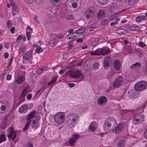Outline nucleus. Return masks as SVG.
I'll list each match as a JSON object with an SVG mask.
<instances>
[{
	"instance_id": "nucleus-18",
	"label": "nucleus",
	"mask_w": 147,
	"mask_h": 147,
	"mask_svg": "<svg viewBox=\"0 0 147 147\" xmlns=\"http://www.w3.org/2000/svg\"><path fill=\"white\" fill-rule=\"evenodd\" d=\"M120 62L118 60H115L113 62V66L115 69L117 70H119L120 67Z\"/></svg>"
},
{
	"instance_id": "nucleus-16",
	"label": "nucleus",
	"mask_w": 147,
	"mask_h": 147,
	"mask_svg": "<svg viewBox=\"0 0 147 147\" xmlns=\"http://www.w3.org/2000/svg\"><path fill=\"white\" fill-rule=\"evenodd\" d=\"M12 2L13 3L12 5V13L13 16L16 15V13H18L19 11V9L17 6L15 4L14 2L12 1Z\"/></svg>"
},
{
	"instance_id": "nucleus-3",
	"label": "nucleus",
	"mask_w": 147,
	"mask_h": 147,
	"mask_svg": "<svg viewBox=\"0 0 147 147\" xmlns=\"http://www.w3.org/2000/svg\"><path fill=\"white\" fill-rule=\"evenodd\" d=\"M86 9L84 12V15L87 19L92 18L94 14V8L92 7L87 8Z\"/></svg>"
},
{
	"instance_id": "nucleus-35",
	"label": "nucleus",
	"mask_w": 147,
	"mask_h": 147,
	"mask_svg": "<svg viewBox=\"0 0 147 147\" xmlns=\"http://www.w3.org/2000/svg\"><path fill=\"white\" fill-rule=\"evenodd\" d=\"M74 32H73L72 34H69L68 35L67 38L68 39H70L76 36L74 35Z\"/></svg>"
},
{
	"instance_id": "nucleus-19",
	"label": "nucleus",
	"mask_w": 147,
	"mask_h": 147,
	"mask_svg": "<svg viewBox=\"0 0 147 147\" xmlns=\"http://www.w3.org/2000/svg\"><path fill=\"white\" fill-rule=\"evenodd\" d=\"M97 127L96 123L95 121L92 122L91 124L89 127V129L91 131H93L95 130Z\"/></svg>"
},
{
	"instance_id": "nucleus-27",
	"label": "nucleus",
	"mask_w": 147,
	"mask_h": 147,
	"mask_svg": "<svg viewBox=\"0 0 147 147\" xmlns=\"http://www.w3.org/2000/svg\"><path fill=\"white\" fill-rule=\"evenodd\" d=\"M31 126L33 128H37L39 126V122L37 121H36L35 120H33L31 124Z\"/></svg>"
},
{
	"instance_id": "nucleus-9",
	"label": "nucleus",
	"mask_w": 147,
	"mask_h": 147,
	"mask_svg": "<svg viewBox=\"0 0 147 147\" xmlns=\"http://www.w3.org/2000/svg\"><path fill=\"white\" fill-rule=\"evenodd\" d=\"M32 55L33 52L32 51H29L23 54V58L26 60H28L32 57Z\"/></svg>"
},
{
	"instance_id": "nucleus-21",
	"label": "nucleus",
	"mask_w": 147,
	"mask_h": 147,
	"mask_svg": "<svg viewBox=\"0 0 147 147\" xmlns=\"http://www.w3.org/2000/svg\"><path fill=\"white\" fill-rule=\"evenodd\" d=\"M105 15L104 11L102 10H100L98 12L96 16L98 19H100L104 18Z\"/></svg>"
},
{
	"instance_id": "nucleus-40",
	"label": "nucleus",
	"mask_w": 147,
	"mask_h": 147,
	"mask_svg": "<svg viewBox=\"0 0 147 147\" xmlns=\"http://www.w3.org/2000/svg\"><path fill=\"white\" fill-rule=\"evenodd\" d=\"M138 0H129L128 3L130 5H133L135 4Z\"/></svg>"
},
{
	"instance_id": "nucleus-14",
	"label": "nucleus",
	"mask_w": 147,
	"mask_h": 147,
	"mask_svg": "<svg viewBox=\"0 0 147 147\" xmlns=\"http://www.w3.org/2000/svg\"><path fill=\"white\" fill-rule=\"evenodd\" d=\"M144 116L143 114H140L134 117V121L136 122H139V123H141L144 119Z\"/></svg>"
},
{
	"instance_id": "nucleus-37",
	"label": "nucleus",
	"mask_w": 147,
	"mask_h": 147,
	"mask_svg": "<svg viewBox=\"0 0 147 147\" xmlns=\"http://www.w3.org/2000/svg\"><path fill=\"white\" fill-rule=\"evenodd\" d=\"M85 31L84 28H80L76 31V34H81L83 33Z\"/></svg>"
},
{
	"instance_id": "nucleus-42",
	"label": "nucleus",
	"mask_w": 147,
	"mask_h": 147,
	"mask_svg": "<svg viewBox=\"0 0 147 147\" xmlns=\"http://www.w3.org/2000/svg\"><path fill=\"white\" fill-rule=\"evenodd\" d=\"M27 93V92H25L22 91L19 99L20 100L22 99L23 98L25 97Z\"/></svg>"
},
{
	"instance_id": "nucleus-63",
	"label": "nucleus",
	"mask_w": 147,
	"mask_h": 147,
	"mask_svg": "<svg viewBox=\"0 0 147 147\" xmlns=\"http://www.w3.org/2000/svg\"><path fill=\"white\" fill-rule=\"evenodd\" d=\"M32 98V95L31 94H28L27 96V98L28 100Z\"/></svg>"
},
{
	"instance_id": "nucleus-33",
	"label": "nucleus",
	"mask_w": 147,
	"mask_h": 147,
	"mask_svg": "<svg viewBox=\"0 0 147 147\" xmlns=\"http://www.w3.org/2000/svg\"><path fill=\"white\" fill-rule=\"evenodd\" d=\"M57 78L56 77H53V79H51V81L48 83L47 85L49 86L51 85L52 84L55 82Z\"/></svg>"
},
{
	"instance_id": "nucleus-6",
	"label": "nucleus",
	"mask_w": 147,
	"mask_h": 147,
	"mask_svg": "<svg viewBox=\"0 0 147 147\" xmlns=\"http://www.w3.org/2000/svg\"><path fill=\"white\" fill-rule=\"evenodd\" d=\"M123 82V77L119 76L114 81L113 83V86L115 88L119 87L122 84Z\"/></svg>"
},
{
	"instance_id": "nucleus-51",
	"label": "nucleus",
	"mask_w": 147,
	"mask_h": 147,
	"mask_svg": "<svg viewBox=\"0 0 147 147\" xmlns=\"http://www.w3.org/2000/svg\"><path fill=\"white\" fill-rule=\"evenodd\" d=\"M139 45L140 47H145L146 46V45L143 42H139Z\"/></svg>"
},
{
	"instance_id": "nucleus-23",
	"label": "nucleus",
	"mask_w": 147,
	"mask_h": 147,
	"mask_svg": "<svg viewBox=\"0 0 147 147\" xmlns=\"http://www.w3.org/2000/svg\"><path fill=\"white\" fill-rule=\"evenodd\" d=\"M127 32V31L123 29H119L116 30V32L119 34L123 35Z\"/></svg>"
},
{
	"instance_id": "nucleus-60",
	"label": "nucleus",
	"mask_w": 147,
	"mask_h": 147,
	"mask_svg": "<svg viewBox=\"0 0 147 147\" xmlns=\"http://www.w3.org/2000/svg\"><path fill=\"white\" fill-rule=\"evenodd\" d=\"M97 27V26L96 25L92 24V25L90 27V29H93V28H96Z\"/></svg>"
},
{
	"instance_id": "nucleus-8",
	"label": "nucleus",
	"mask_w": 147,
	"mask_h": 147,
	"mask_svg": "<svg viewBox=\"0 0 147 147\" xmlns=\"http://www.w3.org/2000/svg\"><path fill=\"white\" fill-rule=\"evenodd\" d=\"M111 62V59L110 57L107 56L105 58L103 61V66L105 69H107L109 67Z\"/></svg>"
},
{
	"instance_id": "nucleus-50",
	"label": "nucleus",
	"mask_w": 147,
	"mask_h": 147,
	"mask_svg": "<svg viewBox=\"0 0 147 147\" xmlns=\"http://www.w3.org/2000/svg\"><path fill=\"white\" fill-rule=\"evenodd\" d=\"M31 33L30 32H28L26 33V36L28 39H29L30 38L31 36L30 35Z\"/></svg>"
},
{
	"instance_id": "nucleus-57",
	"label": "nucleus",
	"mask_w": 147,
	"mask_h": 147,
	"mask_svg": "<svg viewBox=\"0 0 147 147\" xmlns=\"http://www.w3.org/2000/svg\"><path fill=\"white\" fill-rule=\"evenodd\" d=\"M11 79V76L10 75L7 74L6 76V79L7 80H9Z\"/></svg>"
},
{
	"instance_id": "nucleus-24",
	"label": "nucleus",
	"mask_w": 147,
	"mask_h": 147,
	"mask_svg": "<svg viewBox=\"0 0 147 147\" xmlns=\"http://www.w3.org/2000/svg\"><path fill=\"white\" fill-rule=\"evenodd\" d=\"M106 120L111 125L113 124H116V121L113 118L111 117H108L107 119Z\"/></svg>"
},
{
	"instance_id": "nucleus-11",
	"label": "nucleus",
	"mask_w": 147,
	"mask_h": 147,
	"mask_svg": "<svg viewBox=\"0 0 147 147\" xmlns=\"http://www.w3.org/2000/svg\"><path fill=\"white\" fill-rule=\"evenodd\" d=\"M79 136L78 135L73 134L72 136V138L69 141V144L71 146H73L76 140L79 138Z\"/></svg>"
},
{
	"instance_id": "nucleus-45",
	"label": "nucleus",
	"mask_w": 147,
	"mask_h": 147,
	"mask_svg": "<svg viewBox=\"0 0 147 147\" xmlns=\"http://www.w3.org/2000/svg\"><path fill=\"white\" fill-rule=\"evenodd\" d=\"M65 18L68 20L73 19H74V16L71 15H67L66 16Z\"/></svg>"
},
{
	"instance_id": "nucleus-25",
	"label": "nucleus",
	"mask_w": 147,
	"mask_h": 147,
	"mask_svg": "<svg viewBox=\"0 0 147 147\" xmlns=\"http://www.w3.org/2000/svg\"><path fill=\"white\" fill-rule=\"evenodd\" d=\"M101 52L99 49H96L95 51H91L90 52V54L91 55H100Z\"/></svg>"
},
{
	"instance_id": "nucleus-64",
	"label": "nucleus",
	"mask_w": 147,
	"mask_h": 147,
	"mask_svg": "<svg viewBox=\"0 0 147 147\" xmlns=\"http://www.w3.org/2000/svg\"><path fill=\"white\" fill-rule=\"evenodd\" d=\"M144 136L145 138H147V128L144 134Z\"/></svg>"
},
{
	"instance_id": "nucleus-31",
	"label": "nucleus",
	"mask_w": 147,
	"mask_h": 147,
	"mask_svg": "<svg viewBox=\"0 0 147 147\" xmlns=\"http://www.w3.org/2000/svg\"><path fill=\"white\" fill-rule=\"evenodd\" d=\"M99 4L101 5H104L106 4L108 0H97Z\"/></svg>"
},
{
	"instance_id": "nucleus-34",
	"label": "nucleus",
	"mask_w": 147,
	"mask_h": 147,
	"mask_svg": "<svg viewBox=\"0 0 147 147\" xmlns=\"http://www.w3.org/2000/svg\"><path fill=\"white\" fill-rule=\"evenodd\" d=\"M6 139V136L3 134H2L0 137V143L3 142Z\"/></svg>"
},
{
	"instance_id": "nucleus-62",
	"label": "nucleus",
	"mask_w": 147,
	"mask_h": 147,
	"mask_svg": "<svg viewBox=\"0 0 147 147\" xmlns=\"http://www.w3.org/2000/svg\"><path fill=\"white\" fill-rule=\"evenodd\" d=\"M9 44L8 43H6L4 45L5 47L7 49L9 48Z\"/></svg>"
},
{
	"instance_id": "nucleus-44",
	"label": "nucleus",
	"mask_w": 147,
	"mask_h": 147,
	"mask_svg": "<svg viewBox=\"0 0 147 147\" xmlns=\"http://www.w3.org/2000/svg\"><path fill=\"white\" fill-rule=\"evenodd\" d=\"M58 40L57 39H53L51 40V42H52V44L51 45V46H53L54 45L57 43L58 42Z\"/></svg>"
},
{
	"instance_id": "nucleus-55",
	"label": "nucleus",
	"mask_w": 147,
	"mask_h": 147,
	"mask_svg": "<svg viewBox=\"0 0 147 147\" xmlns=\"http://www.w3.org/2000/svg\"><path fill=\"white\" fill-rule=\"evenodd\" d=\"M141 28L138 26H134V29L135 31H140Z\"/></svg>"
},
{
	"instance_id": "nucleus-47",
	"label": "nucleus",
	"mask_w": 147,
	"mask_h": 147,
	"mask_svg": "<svg viewBox=\"0 0 147 147\" xmlns=\"http://www.w3.org/2000/svg\"><path fill=\"white\" fill-rule=\"evenodd\" d=\"M7 25L8 27H10L12 26L11 22L10 20H8L7 22Z\"/></svg>"
},
{
	"instance_id": "nucleus-46",
	"label": "nucleus",
	"mask_w": 147,
	"mask_h": 147,
	"mask_svg": "<svg viewBox=\"0 0 147 147\" xmlns=\"http://www.w3.org/2000/svg\"><path fill=\"white\" fill-rule=\"evenodd\" d=\"M29 86H27L24 88L23 91L24 92H27V93L29 92Z\"/></svg>"
},
{
	"instance_id": "nucleus-5",
	"label": "nucleus",
	"mask_w": 147,
	"mask_h": 147,
	"mask_svg": "<svg viewBox=\"0 0 147 147\" xmlns=\"http://www.w3.org/2000/svg\"><path fill=\"white\" fill-rule=\"evenodd\" d=\"M67 74H69V76L72 78H79L81 76L82 72L78 70L74 71L70 70L67 71Z\"/></svg>"
},
{
	"instance_id": "nucleus-48",
	"label": "nucleus",
	"mask_w": 147,
	"mask_h": 147,
	"mask_svg": "<svg viewBox=\"0 0 147 147\" xmlns=\"http://www.w3.org/2000/svg\"><path fill=\"white\" fill-rule=\"evenodd\" d=\"M108 22V20L107 19L103 20L101 22V24L102 25H104Z\"/></svg>"
},
{
	"instance_id": "nucleus-43",
	"label": "nucleus",
	"mask_w": 147,
	"mask_h": 147,
	"mask_svg": "<svg viewBox=\"0 0 147 147\" xmlns=\"http://www.w3.org/2000/svg\"><path fill=\"white\" fill-rule=\"evenodd\" d=\"M99 65V64L98 63H95L93 65L92 67L95 69H96L98 68V66Z\"/></svg>"
},
{
	"instance_id": "nucleus-39",
	"label": "nucleus",
	"mask_w": 147,
	"mask_h": 147,
	"mask_svg": "<svg viewBox=\"0 0 147 147\" xmlns=\"http://www.w3.org/2000/svg\"><path fill=\"white\" fill-rule=\"evenodd\" d=\"M25 47L24 46H21L20 49L19 51V53L20 54H22L25 51Z\"/></svg>"
},
{
	"instance_id": "nucleus-10",
	"label": "nucleus",
	"mask_w": 147,
	"mask_h": 147,
	"mask_svg": "<svg viewBox=\"0 0 147 147\" xmlns=\"http://www.w3.org/2000/svg\"><path fill=\"white\" fill-rule=\"evenodd\" d=\"M123 126L122 124H119L118 125L116 128L113 130V133H119L123 130Z\"/></svg>"
},
{
	"instance_id": "nucleus-32",
	"label": "nucleus",
	"mask_w": 147,
	"mask_h": 147,
	"mask_svg": "<svg viewBox=\"0 0 147 147\" xmlns=\"http://www.w3.org/2000/svg\"><path fill=\"white\" fill-rule=\"evenodd\" d=\"M99 41V40L98 39H95L94 40L92 41L91 43L92 46L93 47H95L98 44Z\"/></svg>"
},
{
	"instance_id": "nucleus-17",
	"label": "nucleus",
	"mask_w": 147,
	"mask_h": 147,
	"mask_svg": "<svg viewBox=\"0 0 147 147\" xmlns=\"http://www.w3.org/2000/svg\"><path fill=\"white\" fill-rule=\"evenodd\" d=\"M9 103L8 102L5 101L2 103V105L1 106V110L5 111L6 110L7 108H8L9 107Z\"/></svg>"
},
{
	"instance_id": "nucleus-12",
	"label": "nucleus",
	"mask_w": 147,
	"mask_h": 147,
	"mask_svg": "<svg viewBox=\"0 0 147 147\" xmlns=\"http://www.w3.org/2000/svg\"><path fill=\"white\" fill-rule=\"evenodd\" d=\"M107 102V99L106 97L102 96L99 97L97 100V103L98 105H104Z\"/></svg>"
},
{
	"instance_id": "nucleus-53",
	"label": "nucleus",
	"mask_w": 147,
	"mask_h": 147,
	"mask_svg": "<svg viewBox=\"0 0 147 147\" xmlns=\"http://www.w3.org/2000/svg\"><path fill=\"white\" fill-rule=\"evenodd\" d=\"M23 38L22 36L20 35H19L18 36L17 39H16V41L17 42H20V40L22 39Z\"/></svg>"
},
{
	"instance_id": "nucleus-1",
	"label": "nucleus",
	"mask_w": 147,
	"mask_h": 147,
	"mask_svg": "<svg viewBox=\"0 0 147 147\" xmlns=\"http://www.w3.org/2000/svg\"><path fill=\"white\" fill-rule=\"evenodd\" d=\"M79 117L75 114H70L67 116L66 123L67 125L70 127L74 126L75 125L77 122Z\"/></svg>"
},
{
	"instance_id": "nucleus-49",
	"label": "nucleus",
	"mask_w": 147,
	"mask_h": 147,
	"mask_svg": "<svg viewBox=\"0 0 147 147\" xmlns=\"http://www.w3.org/2000/svg\"><path fill=\"white\" fill-rule=\"evenodd\" d=\"M35 51L36 53H40L42 52L43 50L41 49L38 48Z\"/></svg>"
},
{
	"instance_id": "nucleus-7",
	"label": "nucleus",
	"mask_w": 147,
	"mask_h": 147,
	"mask_svg": "<svg viewBox=\"0 0 147 147\" xmlns=\"http://www.w3.org/2000/svg\"><path fill=\"white\" fill-rule=\"evenodd\" d=\"M10 129V132L7 135L8 137L13 140L16 138V132L15 131L13 127H10L9 128Z\"/></svg>"
},
{
	"instance_id": "nucleus-41",
	"label": "nucleus",
	"mask_w": 147,
	"mask_h": 147,
	"mask_svg": "<svg viewBox=\"0 0 147 147\" xmlns=\"http://www.w3.org/2000/svg\"><path fill=\"white\" fill-rule=\"evenodd\" d=\"M126 140L123 139L119 142L118 143V145L119 146H123L125 144V142Z\"/></svg>"
},
{
	"instance_id": "nucleus-58",
	"label": "nucleus",
	"mask_w": 147,
	"mask_h": 147,
	"mask_svg": "<svg viewBox=\"0 0 147 147\" xmlns=\"http://www.w3.org/2000/svg\"><path fill=\"white\" fill-rule=\"evenodd\" d=\"M15 28L14 27H12L10 30V32L12 34H13L14 32Z\"/></svg>"
},
{
	"instance_id": "nucleus-56",
	"label": "nucleus",
	"mask_w": 147,
	"mask_h": 147,
	"mask_svg": "<svg viewBox=\"0 0 147 147\" xmlns=\"http://www.w3.org/2000/svg\"><path fill=\"white\" fill-rule=\"evenodd\" d=\"M136 21L138 22H140L141 21V19L140 18V16H138L136 18Z\"/></svg>"
},
{
	"instance_id": "nucleus-52",
	"label": "nucleus",
	"mask_w": 147,
	"mask_h": 147,
	"mask_svg": "<svg viewBox=\"0 0 147 147\" xmlns=\"http://www.w3.org/2000/svg\"><path fill=\"white\" fill-rule=\"evenodd\" d=\"M42 72V69L41 68H39L37 69L36 71V73L38 74H40Z\"/></svg>"
},
{
	"instance_id": "nucleus-30",
	"label": "nucleus",
	"mask_w": 147,
	"mask_h": 147,
	"mask_svg": "<svg viewBox=\"0 0 147 147\" xmlns=\"http://www.w3.org/2000/svg\"><path fill=\"white\" fill-rule=\"evenodd\" d=\"M123 10L122 11H119L118 12H115V14H114V15L111 16V17H110L109 18V20H112L113 19H114V18H116L118 16V14L122 12Z\"/></svg>"
},
{
	"instance_id": "nucleus-38",
	"label": "nucleus",
	"mask_w": 147,
	"mask_h": 147,
	"mask_svg": "<svg viewBox=\"0 0 147 147\" xmlns=\"http://www.w3.org/2000/svg\"><path fill=\"white\" fill-rule=\"evenodd\" d=\"M7 125V123L6 122H4L3 123H2V124H1V129H5Z\"/></svg>"
},
{
	"instance_id": "nucleus-59",
	"label": "nucleus",
	"mask_w": 147,
	"mask_h": 147,
	"mask_svg": "<svg viewBox=\"0 0 147 147\" xmlns=\"http://www.w3.org/2000/svg\"><path fill=\"white\" fill-rule=\"evenodd\" d=\"M72 6L74 8H76L77 6V4L76 3H74L72 4Z\"/></svg>"
},
{
	"instance_id": "nucleus-36",
	"label": "nucleus",
	"mask_w": 147,
	"mask_h": 147,
	"mask_svg": "<svg viewBox=\"0 0 147 147\" xmlns=\"http://www.w3.org/2000/svg\"><path fill=\"white\" fill-rule=\"evenodd\" d=\"M31 121V120L27 122V123L26 124V125H25V127L23 129L24 131H25L28 129L29 126L30 125V124Z\"/></svg>"
},
{
	"instance_id": "nucleus-4",
	"label": "nucleus",
	"mask_w": 147,
	"mask_h": 147,
	"mask_svg": "<svg viewBox=\"0 0 147 147\" xmlns=\"http://www.w3.org/2000/svg\"><path fill=\"white\" fill-rule=\"evenodd\" d=\"M65 114L64 113L60 112L56 114L54 117V119L56 123L61 124L64 121Z\"/></svg>"
},
{
	"instance_id": "nucleus-29",
	"label": "nucleus",
	"mask_w": 147,
	"mask_h": 147,
	"mask_svg": "<svg viewBox=\"0 0 147 147\" xmlns=\"http://www.w3.org/2000/svg\"><path fill=\"white\" fill-rule=\"evenodd\" d=\"M111 125L110 123L108 122L106 120L105 121L104 123L103 127L104 128V130H106L107 129V126L109 128L111 126Z\"/></svg>"
},
{
	"instance_id": "nucleus-61",
	"label": "nucleus",
	"mask_w": 147,
	"mask_h": 147,
	"mask_svg": "<svg viewBox=\"0 0 147 147\" xmlns=\"http://www.w3.org/2000/svg\"><path fill=\"white\" fill-rule=\"evenodd\" d=\"M9 56V54L7 53H5L4 54V56L5 58H7Z\"/></svg>"
},
{
	"instance_id": "nucleus-26",
	"label": "nucleus",
	"mask_w": 147,
	"mask_h": 147,
	"mask_svg": "<svg viewBox=\"0 0 147 147\" xmlns=\"http://www.w3.org/2000/svg\"><path fill=\"white\" fill-rule=\"evenodd\" d=\"M36 111H32L31 113L28 115V117L26 118L27 120L29 121V120L32 118L34 115L35 114Z\"/></svg>"
},
{
	"instance_id": "nucleus-13",
	"label": "nucleus",
	"mask_w": 147,
	"mask_h": 147,
	"mask_svg": "<svg viewBox=\"0 0 147 147\" xmlns=\"http://www.w3.org/2000/svg\"><path fill=\"white\" fill-rule=\"evenodd\" d=\"M118 9L117 4L114 3L111 5V7L109 9V12L110 13H114L117 11L118 10Z\"/></svg>"
},
{
	"instance_id": "nucleus-2",
	"label": "nucleus",
	"mask_w": 147,
	"mask_h": 147,
	"mask_svg": "<svg viewBox=\"0 0 147 147\" xmlns=\"http://www.w3.org/2000/svg\"><path fill=\"white\" fill-rule=\"evenodd\" d=\"M147 88V82L143 81L138 82L134 86V88L138 91L144 90Z\"/></svg>"
},
{
	"instance_id": "nucleus-15",
	"label": "nucleus",
	"mask_w": 147,
	"mask_h": 147,
	"mask_svg": "<svg viewBox=\"0 0 147 147\" xmlns=\"http://www.w3.org/2000/svg\"><path fill=\"white\" fill-rule=\"evenodd\" d=\"M110 49L108 48H104L100 50V52H101L100 55H104L110 53Z\"/></svg>"
},
{
	"instance_id": "nucleus-28",
	"label": "nucleus",
	"mask_w": 147,
	"mask_h": 147,
	"mask_svg": "<svg viewBox=\"0 0 147 147\" xmlns=\"http://www.w3.org/2000/svg\"><path fill=\"white\" fill-rule=\"evenodd\" d=\"M27 107L26 105H23L20 107L19 109V111L20 113H22L24 111H27Z\"/></svg>"
},
{
	"instance_id": "nucleus-22",
	"label": "nucleus",
	"mask_w": 147,
	"mask_h": 147,
	"mask_svg": "<svg viewBox=\"0 0 147 147\" xmlns=\"http://www.w3.org/2000/svg\"><path fill=\"white\" fill-rule=\"evenodd\" d=\"M24 80V77L22 75H19L17 77L16 80L17 83L18 84H20L22 83Z\"/></svg>"
},
{
	"instance_id": "nucleus-54",
	"label": "nucleus",
	"mask_w": 147,
	"mask_h": 147,
	"mask_svg": "<svg viewBox=\"0 0 147 147\" xmlns=\"http://www.w3.org/2000/svg\"><path fill=\"white\" fill-rule=\"evenodd\" d=\"M34 1L36 4H38L41 3L44 0H34Z\"/></svg>"
},
{
	"instance_id": "nucleus-20",
	"label": "nucleus",
	"mask_w": 147,
	"mask_h": 147,
	"mask_svg": "<svg viewBox=\"0 0 147 147\" xmlns=\"http://www.w3.org/2000/svg\"><path fill=\"white\" fill-rule=\"evenodd\" d=\"M51 4L55 7L59 6L61 4L60 0H50Z\"/></svg>"
}]
</instances>
